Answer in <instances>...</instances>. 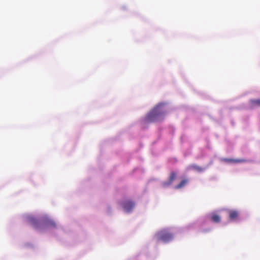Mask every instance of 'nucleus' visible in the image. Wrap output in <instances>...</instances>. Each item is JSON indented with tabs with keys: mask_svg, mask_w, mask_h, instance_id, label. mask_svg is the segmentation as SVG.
Masks as SVG:
<instances>
[{
	"mask_svg": "<svg viewBox=\"0 0 260 260\" xmlns=\"http://www.w3.org/2000/svg\"><path fill=\"white\" fill-rule=\"evenodd\" d=\"M166 113L165 105L159 104L147 114L145 119V121L147 123L161 121L164 119Z\"/></svg>",
	"mask_w": 260,
	"mask_h": 260,
	"instance_id": "f257e3e1",
	"label": "nucleus"
},
{
	"mask_svg": "<svg viewBox=\"0 0 260 260\" xmlns=\"http://www.w3.org/2000/svg\"><path fill=\"white\" fill-rule=\"evenodd\" d=\"M157 238L159 241L168 242L172 240L174 237L173 234L167 230H162L156 234Z\"/></svg>",
	"mask_w": 260,
	"mask_h": 260,
	"instance_id": "f03ea898",
	"label": "nucleus"
},
{
	"mask_svg": "<svg viewBox=\"0 0 260 260\" xmlns=\"http://www.w3.org/2000/svg\"><path fill=\"white\" fill-rule=\"evenodd\" d=\"M122 206L126 212H129L134 208L135 204L133 201H126L123 202Z\"/></svg>",
	"mask_w": 260,
	"mask_h": 260,
	"instance_id": "7ed1b4c3",
	"label": "nucleus"
},
{
	"mask_svg": "<svg viewBox=\"0 0 260 260\" xmlns=\"http://www.w3.org/2000/svg\"><path fill=\"white\" fill-rule=\"evenodd\" d=\"M229 218L232 221H235L238 219L239 213L236 210H230L229 212Z\"/></svg>",
	"mask_w": 260,
	"mask_h": 260,
	"instance_id": "20e7f679",
	"label": "nucleus"
},
{
	"mask_svg": "<svg viewBox=\"0 0 260 260\" xmlns=\"http://www.w3.org/2000/svg\"><path fill=\"white\" fill-rule=\"evenodd\" d=\"M222 160L226 162L229 163H239L246 162V160L244 159H231V158H223Z\"/></svg>",
	"mask_w": 260,
	"mask_h": 260,
	"instance_id": "39448f33",
	"label": "nucleus"
},
{
	"mask_svg": "<svg viewBox=\"0 0 260 260\" xmlns=\"http://www.w3.org/2000/svg\"><path fill=\"white\" fill-rule=\"evenodd\" d=\"M249 102L250 106L252 108L260 107V99H251L249 101Z\"/></svg>",
	"mask_w": 260,
	"mask_h": 260,
	"instance_id": "423d86ee",
	"label": "nucleus"
},
{
	"mask_svg": "<svg viewBox=\"0 0 260 260\" xmlns=\"http://www.w3.org/2000/svg\"><path fill=\"white\" fill-rule=\"evenodd\" d=\"M176 178V174L174 172H172L171 174V175L170 176L169 182H164V185L167 186L168 185L171 184L175 180Z\"/></svg>",
	"mask_w": 260,
	"mask_h": 260,
	"instance_id": "0eeeda50",
	"label": "nucleus"
},
{
	"mask_svg": "<svg viewBox=\"0 0 260 260\" xmlns=\"http://www.w3.org/2000/svg\"><path fill=\"white\" fill-rule=\"evenodd\" d=\"M211 220L216 223H218L220 221L221 218L219 215L216 213H212L210 217Z\"/></svg>",
	"mask_w": 260,
	"mask_h": 260,
	"instance_id": "6e6552de",
	"label": "nucleus"
},
{
	"mask_svg": "<svg viewBox=\"0 0 260 260\" xmlns=\"http://www.w3.org/2000/svg\"><path fill=\"white\" fill-rule=\"evenodd\" d=\"M191 168L192 169H193L198 172H202L204 170L203 168H202V167H201L200 166H197V165H192L191 166Z\"/></svg>",
	"mask_w": 260,
	"mask_h": 260,
	"instance_id": "1a4fd4ad",
	"label": "nucleus"
},
{
	"mask_svg": "<svg viewBox=\"0 0 260 260\" xmlns=\"http://www.w3.org/2000/svg\"><path fill=\"white\" fill-rule=\"evenodd\" d=\"M188 181L187 179H183L180 182V188L183 187L185 186L187 183H188Z\"/></svg>",
	"mask_w": 260,
	"mask_h": 260,
	"instance_id": "9d476101",
	"label": "nucleus"
},
{
	"mask_svg": "<svg viewBox=\"0 0 260 260\" xmlns=\"http://www.w3.org/2000/svg\"><path fill=\"white\" fill-rule=\"evenodd\" d=\"M47 224L49 226L55 227V223L54 221L52 220H49L47 221Z\"/></svg>",
	"mask_w": 260,
	"mask_h": 260,
	"instance_id": "9b49d317",
	"label": "nucleus"
}]
</instances>
